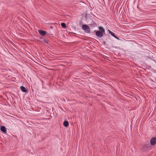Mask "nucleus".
<instances>
[{
	"mask_svg": "<svg viewBox=\"0 0 156 156\" xmlns=\"http://www.w3.org/2000/svg\"><path fill=\"white\" fill-rule=\"evenodd\" d=\"M1 130L4 133H6V128L4 126H2L0 128Z\"/></svg>",
	"mask_w": 156,
	"mask_h": 156,
	"instance_id": "nucleus-8",
	"label": "nucleus"
},
{
	"mask_svg": "<svg viewBox=\"0 0 156 156\" xmlns=\"http://www.w3.org/2000/svg\"><path fill=\"white\" fill-rule=\"evenodd\" d=\"M90 27H95L97 26V24L95 22L92 21L91 22V24H89V25Z\"/></svg>",
	"mask_w": 156,
	"mask_h": 156,
	"instance_id": "nucleus-10",
	"label": "nucleus"
},
{
	"mask_svg": "<svg viewBox=\"0 0 156 156\" xmlns=\"http://www.w3.org/2000/svg\"><path fill=\"white\" fill-rule=\"evenodd\" d=\"M20 89H21V91L24 92H27V89L25 87H23V86H21L20 87Z\"/></svg>",
	"mask_w": 156,
	"mask_h": 156,
	"instance_id": "nucleus-9",
	"label": "nucleus"
},
{
	"mask_svg": "<svg viewBox=\"0 0 156 156\" xmlns=\"http://www.w3.org/2000/svg\"><path fill=\"white\" fill-rule=\"evenodd\" d=\"M150 146L149 145H144L142 147V149L144 150H146L150 149Z\"/></svg>",
	"mask_w": 156,
	"mask_h": 156,
	"instance_id": "nucleus-6",
	"label": "nucleus"
},
{
	"mask_svg": "<svg viewBox=\"0 0 156 156\" xmlns=\"http://www.w3.org/2000/svg\"><path fill=\"white\" fill-rule=\"evenodd\" d=\"M43 41L45 43H47V44H48L49 42V40L48 39H43Z\"/></svg>",
	"mask_w": 156,
	"mask_h": 156,
	"instance_id": "nucleus-13",
	"label": "nucleus"
},
{
	"mask_svg": "<svg viewBox=\"0 0 156 156\" xmlns=\"http://www.w3.org/2000/svg\"><path fill=\"white\" fill-rule=\"evenodd\" d=\"M106 43L105 41H103V43H102V44H103L104 45H105V44H106Z\"/></svg>",
	"mask_w": 156,
	"mask_h": 156,
	"instance_id": "nucleus-14",
	"label": "nucleus"
},
{
	"mask_svg": "<svg viewBox=\"0 0 156 156\" xmlns=\"http://www.w3.org/2000/svg\"><path fill=\"white\" fill-rule=\"evenodd\" d=\"M53 27H52V26H51V27H50V28H52H52H53Z\"/></svg>",
	"mask_w": 156,
	"mask_h": 156,
	"instance_id": "nucleus-15",
	"label": "nucleus"
},
{
	"mask_svg": "<svg viewBox=\"0 0 156 156\" xmlns=\"http://www.w3.org/2000/svg\"><path fill=\"white\" fill-rule=\"evenodd\" d=\"M150 144L152 146H154L156 144V137H154L150 140Z\"/></svg>",
	"mask_w": 156,
	"mask_h": 156,
	"instance_id": "nucleus-3",
	"label": "nucleus"
},
{
	"mask_svg": "<svg viewBox=\"0 0 156 156\" xmlns=\"http://www.w3.org/2000/svg\"><path fill=\"white\" fill-rule=\"evenodd\" d=\"M82 29L84 30L85 32L87 33H90V28L86 25H83L82 27Z\"/></svg>",
	"mask_w": 156,
	"mask_h": 156,
	"instance_id": "nucleus-1",
	"label": "nucleus"
},
{
	"mask_svg": "<svg viewBox=\"0 0 156 156\" xmlns=\"http://www.w3.org/2000/svg\"><path fill=\"white\" fill-rule=\"evenodd\" d=\"M108 32L109 34H110L112 36H113L116 39L118 40H119V37L116 36L113 32L110 30H108Z\"/></svg>",
	"mask_w": 156,
	"mask_h": 156,
	"instance_id": "nucleus-5",
	"label": "nucleus"
},
{
	"mask_svg": "<svg viewBox=\"0 0 156 156\" xmlns=\"http://www.w3.org/2000/svg\"><path fill=\"white\" fill-rule=\"evenodd\" d=\"M38 32L39 34L42 36H44L46 35H49V33H47L46 31H44L41 30H38Z\"/></svg>",
	"mask_w": 156,
	"mask_h": 156,
	"instance_id": "nucleus-4",
	"label": "nucleus"
},
{
	"mask_svg": "<svg viewBox=\"0 0 156 156\" xmlns=\"http://www.w3.org/2000/svg\"><path fill=\"white\" fill-rule=\"evenodd\" d=\"M98 29L102 33H103V34H104V35L105 34V30L103 27L101 26H100L98 27Z\"/></svg>",
	"mask_w": 156,
	"mask_h": 156,
	"instance_id": "nucleus-7",
	"label": "nucleus"
},
{
	"mask_svg": "<svg viewBox=\"0 0 156 156\" xmlns=\"http://www.w3.org/2000/svg\"><path fill=\"white\" fill-rule=\"evenodd\" d=\"M61 25L62 27L63 28H65L66 27V24L65 23H61Z\"/></svg>",
	"mask_w": 156,
	"mask_h": 156,
	"instance_id": "nucleus-12",
	"label": "nucleus"
},
{
	"mask_svg": "<svg viewBox=\"0 0 156 156\" xmlns=\"http://www.w3.org/2000/svg\"><path fill=\"white\" fill-rule=\"evenodd\" d=\"M63 126L66 127H67L69 125V122L67 121H65L63 123Z\"/></svg>",
	"mask_w": 156,
	"mask_h": 156,
	"instance_id": "nucleus-11",
	"label": "nucleus"
},
{
	"mask_svg": "<svg viewBox=\"0 0 156 156\" xmlns=\"http://www.w3.org/2000/svg\"><path fill=\"white\" fill-rule=\"evenodd\" d=\"M94 32H95L96 35L100 37H101L103 35V34L100 31L95 30Z\"/></svg>",
	"mask_w": 156,
	"mask_h": 156,
	"instance_id": "nucleus-2",
	"label": "nucleus"
}]
</instances>
